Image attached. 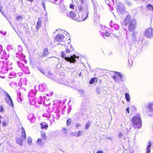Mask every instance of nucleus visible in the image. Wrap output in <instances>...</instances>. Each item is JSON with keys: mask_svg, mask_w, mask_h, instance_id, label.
<instances>
[{"mask_svg": "<svg viewBox=\"0 0 153 153\" xmlns=\"http://www.w3.org/2000/svg\"><path fill=\"white\" fill-rule=\"evenodd\" d=\"M32 142V139L30 137H27V143H28L30 145L31 144Z\"/></svg>", "mask_w": 153, "mask_h": 153, "instance_id": "obj_34", "label": "nucleus"}, {"mask_svg": "<svg viewBox=\"0 0 153 153\" xmlns=\"http://www.w3.org/2000/svg\"><path fill=\"white\" fill-rule=\"evenodd\" d=\"M67 16L70 17L71 19H74L76 17V13H75L74 12L71 11L69 13L67 12Z\"/></svg>", "mask_w": 153, "mask_h": 153, "instance_id": "obj_19", "label": "nucleus"}, {"mask_svg": "<svg viewBox=\"0 0 153 153\" xmlns=\"http://www.w3.org/2000/svg\"><path fill=\"white\" fill-rule=\"evenodd\" d=\"M30 116H31V118H30V119H29V117H28V119L30 120H31V119H33V114H30L29 115Z\"/></svg>", "mask_w": 153, "mask_h": 153, "instance_id": "obj_48", "label": "nucleus"}, {"mask_svg": "<svg viewBox=\"0 0 153 153\" xmlns=\"http://www.w3.org/2000/svg\"><path fill=\"white\" fill-rule=\"evenodd\" d=\"M50 58H52L53 59V60L54 61L57 62L58 63H59L60 60L57 57H56L54 56H52L49 57V58H48V59H49Z\"/></svg>", "mask_w": 153, "mask_h": 153, "instance_id": "obj_25", "label": "nucleus"}, {"mask_svg": "<svg viewBox=\"0 0 153 153\" xmlns=\"http://www.w3.org/2000/svg\"><path fill=\"white\" fill-rule=\"evenodd\" d=\"M132 107H133V108H134V109H135V110H136V108H135L134 106H132Z\"/></svg>", "mask_w": 153, "mask_h": 153, "instance_id": "obj_64", "label": "nucleus"}, {"mask_svg": "<svg viewBox=\"0 0 153 153\" xmlns=\"http://www.w3.org/2000/svg\"><path fill=\"white\" fill-rule=\"evenodd\" d=\"M117 9V11L121 14H124L125 12V8L123 4L118 7Z\"/></svg>", "mask_w": 153, "mask_h": 153, "instance_id": "obj_15", "label": "nucleus"}, {"mask_svg": "<svg viewBox=\"0 0 153 153\" xmlns=\"http://www.w3.org/2000/svg\"><path fill=\"white\" fill-rule=\"evenodd\" d=\"M82 3H83L84 1V0H80Z\"/></svg>", "mask_w": 153, "mask_h": 153, "instance_id": "obj_63", "label": "nucleus"}, {"mask_svg": "<svg viewBox=\"0 0 153 153\" xmlns=\"http://www.w3.org/2000/svg\"><path fill=\"white\" fill-rule=\"evenodd\" d=\"M136 20L134 19L131 20V22L128 24V30L130 32H133L136 29Z\"/></svg>", "mask_w": 153, "mask_h": 153, "instance_id": "obj_6", "label": "nucleus"}, {"mask_svg": "<svg viewBox=\"0 0 153 153\" xmlns=\"http://www.w3.org/2000/svg\"><path fill=\"white\" fill-rule=\"evenodd\" d=\"M151 146V141L149 142V144L147 146L146 149L147 151L146 152V153H150V148Z\"/></svg>", "mask_w": 153, "mask_h": 153, "instance_id": "obj_27", "label": "nucleus"}, {"mask_svg": "<svg viewBox=\"0 0 153 153\" xmlns=\"http://www.w3.org/2000/svg\"><path fill=\"white\" fill-rule=\"evenodd\" d=\"M5 95L7 97V98H5V100L7 103L10 105L12 106L13 107L14 105L13 103L10 96L6 92H5Z\"/></svg>", "mask_w": 153, "mask_h": 153, "instance_id": "obj_8", "label": "nucleus"}, {"mask_svg": "<svg viewBox=\"0 0 153 153\" xmlns=\"http://www.w3.org/2000/svg\"><path fill=\"white\" fill-rule=\"evenodd\" d=\"M64 38V36L62 34H58L57 35L55 38V42L56 45L60 44L61 45H66L64 42H62Z\"/></svg>", "mask_w": 153, "mask_h": 153, "instance_id": "obj_4", "label": "nucleus"}, {"mask_svg": "<svg viewBox=\"0 0 153 153\" xmlns=\"http://www.w3.org/2000/svg\"><path fill=\"white\" fill-rule=\"evenodd\" d=\"M71 119H69L67 121V125L68 126L71 123Z\"/></svg>", "mask_w": 153, "mask_h": 153, "instance_id": "obj_40", "label": "nucleus"}, {"mask_svg": "<svg viewBox=\"0 0 153 153\" xmlns=\"http://www.w3.org/2000/svg\"><path fill=\"white\" fill-rule=\"evenodd\" d=\"M105 2L106 4H108L109 6H110V4L109 3H108V0L105 1Z\"/></svg>", "mask_w": 153, "mask_h": 153, "instance_id": "obj_58", "label": "nucleus"}, {"mask_svg": "<svg viewBox=\"0 0 153 153\" xmlns=\"http://www.w3.org/2000/svg\"><path fill=\"white\" fill-rule=\"evenodd\" d=\"M132 123L135 128H140L142 125V122L140 115H137L133 117L131 120Z\"/></svg>", "mask_w": 153, "mask_h": 153, "instance_id": "obj_1", "label": "nucleus"}, {"mask_svg": "<svg viewBox=\"0 0 153 153\" xmlns=\"http://www.w3.org/2000/svg\"><path fill=\"white\" fill-rule=\"evenodd\" d=\"M59 83L67 86L69 85V82L67 79H61L59 81Z\"/></svg>", "mask_w": 153, "mask_h": 153, "instance_id": "obj_20", "label": "nucleus"}, {"mask_svg": "<svg viewBox=\"0 0 153 153\" xmlns=\"http://www.w3.org/2000/svg\"><path fill=\"white\" fill-rule=\"evenodd\" d=\"M41 135L42 138L44 139L45 140L46 139V135L45 133L44 132L42 131L41 132Z\"/></svg>", "mask_w": 153, "mask_h": 153, "instance_id": "obj_35", "label": "nucleus"}, {"mask_svg": "<svg viewBox=\"0 0 153 153\" xmlns=\"http://www.w3.org/2000/svg\"><path fill=\"white\" fill-rule=\"evenodd\" d=\"M23 18L22 16H19L16 17V19L17 20H19Z\"/></svg>", "mask_w": 153, "mask_h": 153, "instance_id": "obj_38", "label": "nucleus"}, {"mask_svg": "<svg viewBox=\"0 0 153 153\" xmlns=\"http://www.w3.org/2000/svg\"><path fill=\"white\" fill-rule=\"evenodd\" d=\"M81 126V124L80 123H77L76 124V128H78Z\"/></svg>", "mask_w": 153, "mask_h": 153, "instance_id": "obj_45", "label": "nucleus"}, {"mask_svg": "<svg viewBox=\"0 0 153 153\" xmlns=\"http://www.w3.org/2000/svg\"><path fill=\"white\" fill-rule=\"evenodd\" d=\"M134 152V150L132 149L131 150H130H130H128V153H133Z\"/></svg>", "mask_w": 153, "mask_h": 153, "instance_id": "obj_51", "label": "nucleus"}, {"mask_svg": "<svg viewBox=\"0 0 153 153\" xmlns=\"http://www.w3.org/2000/svg\"><path fill=\"white\" fill-rule=\"evenodd\" d=\"M131 16L129 15H127L123 22V25L124 26L129 24L131 22Z\"/></svg>", "mask_w": 153, "mask_h": 153, "instance_id": "obj_13", "label": "nucleus"}, {"mask_svg": "<svg viewBox=\"0 0 153 153\" xmlns=\"http://www.w3.org/2000/svg\"><path fill=\"white\" fill-rule=\"evenodd\" d=\"M63 1V0H61L60 1V3H61V4H59V6L61 10H62V12H63L66 10V8L64 4L62 3Z\"/></svg>", "mask_w": 153, "mask_h": 153, "instance_id": "obj_23", "label": "nucleus"}, {"mask_svg": "<svg viewBox=\"0 0 153 153\" xmlns=\"http://www.w3.org/2000/svg\"><path fill=\"white\" fill-rule=\"evenodd\" d=\"M62 131L63 132L66 133L67 132L66 129V128H63L62 129Z\"/></svg>", "mask_w": 153, "mask_h": 153, "instance_id": "obj_49", "label": "nucleus"}, {"mask_svg": "<svg viewBox=\"0 0 153 153\" xmlns=\"http://www.w3.org/2000/svg\"><path fill=\"white\" fill-rule=\"evenodd\" d=\"M118 137L120 138V139L122 138V136H123L124 140H125V138L126 137V135H124V133L122 132H120L118 134Z\"/></svg>", "mask_w": 153, "mask_h": 153, "instance_id": "obj_28", "label": "nucleus"}, {"mask_svg": "<svg viewBox=\"0 0 153 153\" xmlns=\"http://www.w3.org/2000/svg\"><path fill=\"white\" fill-rule=\"evenodd\" d=\"M114 74L119 77H118L115 76H113L112 78L115 81L117 82H119L121 81L122 79V74H120V73L116 71H114Z\"/></svg>", "mask_w": 153, "mask_h": 153, "instance_id": "obj_9", "label": "nucleus"}, {"mask_svg": "<svg viewBox=\"0 0 153 153\" xmlns=\"http://www.w3.org/2000/svg\"><path fill=\"white\" fill-rule=\"evenodd\" d=\"M94 78H92L89 82V84H93L94 82Z\"/></svg>", "mask_w": 153, "mask_h": 153, "instance_id": "obj_39", "label": "nucleus"}, {"mask_svg": "<svg viewBox=\"0 0 153 153\" xmlns=\"http://www.w3.org/2000/svg\"><path fill=\"white\" fill-rule=\"evenodd\" d=\"M61 56L62 58H64V59L66 61H69L71 63H74L76 60L79 59V57L76 56L75 55L71 56L70 57L66 56L65 52H62L61 54Z\"/></svg>", "mask_w": 153, "mask_h": 153, "instance_id": "obj_2", "label": "nucleus"}, {"mask_svg": "<svg viewBox=\"0 0 153 153\" xmlns=\"http://www.w3.org/2000/svg\"><path fill=\"white\" fill-rule=\"evenodd\" d=\"M126 100L127 102H129L130 100V96L129 94L126 93L125 94Z\"/></svg>", "mask_w": 153, "mask_h": 153, "instance_id": "obj_31", "label": "nucleus"}, {"mask_svg": "<svg viewBox=\"0 0 153 153\" xmlns=\"http://www.w3.org/2000/svg\"><path fill=\"white\" fill-rule=\"evenodd\" d=\"M6 53L2 50V47L1 45H0V58L3 59V58L6 55Z\"/></svg>", "mask_w": 153, "mask_h": 153, "instance_id": "obj_18", "label": "nucleus"}, {"mask_svg": "<svg viewBox=\"0 0 153 153\" xmlns=\"http://www.w3.org/2000/svg\"><path fill=\"white\" fill-rule=\"evenodd\" d=\"M145 36L148 38H151L153 37V29L152 28H149L145 31Z\"/></svg>", "mask_w": 153, "mask_h": 153, "instance_id": "obj_7", "label": "nucleus"}, {"mask_svg": "<svg viewBox=\"0 0 153 153\" xmlns=\"http://www.w3.org/2000/svg\"><path fill=\"white\" fill-rule=\"evenodd\" d=\"M21 130L22 133L21 136V138H18L16 139L17 143L20 145H22L23 142L24 141V139H25L26 138L25 132L23 128H22Z\"/></svg>", "mask_w": 153, "mask_h": 153, "instance_id": "obj_5", "label": "nucleus"}, {"mask_svg": "<svg viewBox=\"0 0 153 153\" xmlns=\"http://www.w3.org/2000/svg\"><path fill=\"white\" fill-rule=\"evenodd\" d=\"M147 8L149 10L153 11V7L151 4H149L147 6Z\"/></svg>", "mask_w": 153, "mask_h": 153, "instance_id": "obj_33", "label": "nucleus"}, {"mask_svg": "<svg viewBox=\"0 0 153 153\" xmlns=\"http://www.w3.org/2000/svg\"><path fill=\"white\" fill-rule=\"evenodd\" d=\"M41 126V128L42 129H45L46 130L47 129L48 127V125L45 123L44 122L40 123Z\"/></svg>", "mask_w": 153, "mask_h": 153, "instance_id": "obj_24", "label": "nucleus"}, {"mask_svg": "<svg viewBox=\"0 0 153 153\" xmlns=\"http://www.w3.org/2000/svg\"><path fill=\"white\" fill-rule=\"evenodd\" d=\"M27 1H29L30 2H33L34 0H26Z\"/></svg>", "mask_w": 153, "mask_h": 153, "instance_id": "obj_62", "label": "nucleus"}, {"mask_svg": "<svg viewBox=\"0 0 153 153\" xmlns=\"http://www.w3.org/2000/svg\"><path fill=\"white\" fill-rule=\"evenodd\" d=\"M7 124V123L6 122H4L3 123V125L4 126H6Z\"/></svg>", "mask_w": 153, "mask_h": 153, "instance_id": "obj_54", "label": "nucleus"}, {"mask_svg": "<svg viewBox=\"0 0 153 153\" xmlns=\"http://www.w3.org/2000/svg\"><path fill=\"white\" fill-rule=\"evenodd\" d=\"M83 131H79L78 133V137L80 135L82 134Z\"/></svg>", "mask_w": 153, "mask_h": 153, "instance_id": "obj_44", "label": "nucleus"}, {"mask_svg": "<svg viewBox=\"0 0 153 153\" xmlns=\"http://www.w3.org/2000/svg\"><path fill=\"white\" fill-rule=\"evenodd\" d=\"M44 75H45L48 77L53 79L52 75L50 71H48L47 73L45 72V73Z\"/></svg>", "mask_w": 153, "mask_h": 153, "instance_id": "obj_26", "label": "nucleus"}, {"mask_svg": "<svg viewBox=\"0 0 153 153\" xmlns=\"http://www.w3.org/2000/svg\"><path fill=\"white\" fill-rule=\"evenodd\" d=\"M35 95V93L33 91L31 90L28 93V97H32Z\"/></svg>", "mask_w": 153, "mask_h": 153, "instance_id": "obj_29", "label": "nucleus"}, {"mask_svg": "<svg viewBox=\"0 0 153 153\" xmlns=\"http://www.w3.org/2000/svg\"><path fill=\"white\" fill-rule=\"evenodd\" d=\"M88 13V6L86 4L83 7L82 11V12L81 17L82 21L85 20L87 18Z\"/></svg>", "mask_w": 153, "mask_h": 153, "instance_id": "obj_3", "label": "nucleus"}, {"mask_svg": "<svg viewBox=\"0 0 153 153\" xmlns=\"http://www.w3.org/2000/svg\"><path fill=\"white\" fill-rule=\"evenodd\" d=\"M56 67L57 68H59L60 67V65H59L58 64H57L56 65Z\"/></svg>", "mask_w": 153, "mask_h": 153, "instance_id": "obj_59", "label": "nucleus"}, {"mask_svg": "<svg viewBox=\"0 0 153 153\" xmlns=\"http://www.w3.org/2000/svg\"><path fill=\"white\" fill-rule=\"evenodd\" d=\"M42 6H43V8H44V10H45V3L44 2H42Z\"/></svg>", "mask_w": 153, "mask_h": 153, "instance_id": "obj_47", "label": "nucleus"}, {"mask_svg": "<svg viewBox=\"0 0 153 153\" xmlns=\"http://www.w3.org/2000/svg\"><path fill=\"white\" fill-rule=\"evenodd\" d=\"M107 139L108 140H111V138L110 137H107Z\"/></svg>", "mask_w": 153, "mask_h": 153, "instance_id": "obj_61", "label": "nucleus"}, {"mask_svg": "<svg viewBox=\"0 0 153 153\" xmlns=\"http://www.w3.org/2000/svg\"><path fill=\"white\" fill-rule=\"evenodd\" d=\"M91 122L90 121H88L86 123L85 127V129L86 130H87L89 127H90V126L91 125Z\"/></svg>", "mask_w": 153, "mask_h": 153, "instance_id": "obj_32", "label": "nucleus"}, {"mask_svg": "<svg viewBox=\"0 0 153 153\" xmlns=\"http://www.w3.org/2000/svg\"><path fill=\"white\" fill-rule=\"evenodd\" d=\"M70 7L71 9H74V5L72 4H71L70 6Z\"/></svg>", "mask_w": 153, "mask_h": 153, "instance_id": "obj_50", "label": "nucleus"}, {"mask_svg": "<svg viewBox=\"0 0 153 153\" xmlns=\"http://www.w3.org/2000/svg\"><path fill=\"white\" fill-rule=\"evenodd\" d=\"M112 21L111 20V22L110 23L109 25L111 27L113 28L116 30H117L119 29V25L117 24H114L113 25V26L112 25Z\"/></svg>", "mask_w": 153, "mask_h": 153, "instance_id": "obj_22", "label": "nucleus"}, {"mask_svg": "<svg viewBox=\"0 0 153 153\" xmlns=\"http://www.w3.org/2000/svg\"><path fill=\"white\" fill-rule=\"evenodd\" d=\"M76 10L78 12L80 13V12L81 11L82 12L83 10L82 7L80 5H79L78 6V7H77Z\"/></svg>", "mask_w": 153, "mask_h": 153, "instance_id": "obj_30", "label": "nucleus"}, {"mask_svg": "<svg viewBox=\"0 0 153 153\" xmlns=\"http://www.w3.org/2000/svg\"><path fill=\"white\" fill-rule=\"evenodd\" d=\"M3 107L1 106H0V112H2L3 111Z\"/></svg>", "mask_w": 153, "mask_h": 153, "instance_id": "obj_52", "label": "nucleus"}, {"mask_svg": "<svg viewBox=\"0 0 153 153\" xmlns=\"http://www.w3.org/2000/svg\"><path fill=\"white\" fill-rule=\"evenodd\" d=\"M147 112L151 115H153V102L149 103L147 107Z\"/></svg>", "mask_w": 153, "mask_h": 153, "instance_id": "obj_10", "label": "nucleus"}, {"mask_svg": "<svg viewBox=\"0 0 153 153\" xmlns=\"http://www.w3.org/2000/svg\"><path fill=\"white\" fill-rule=\"evenodd\" d=\"M42 20L40 18L38 19V21L36 26V29L37 31H38L39 28L41 27L42 25Z\"/></svg>", "mask_w": 153, "mask_h": 153, "instance_id": "obj_17", "label": "nucleus"}, {"mask_svg": "<svg viewBox=\"0 0 153 153\" xmlns=\"http://www.w3.org/2000/svg\"><path fill=\"white\" fill-rule=\"evenodd\" d=\"M126 4L129 6H130L132 4V3L129 1H126Z\"/></svg>", "mask_w": 153, "mask_h": 153, "instance_id": "obj_37", "label": "nucleus"}, {"mask_svg": "<svg viewBox=\"0 0 153 153\" xmlns=\"http://www.w3.org/2000/svg\"><path fill=\"white\" fill-rule=\"evenodd\" d=\"M22 60H23L25 61V60L23 59L22 60L21 59L20 60V61H17V64L18 65H19V64H20V63L21 64H22Z\"/></svg>", "mask_w": 153, "mask_h": 153, "instance_id": "obj_42", "label": "nucleus"}, {"mask_svg": "<svg viewBox=\"0 0 153 153\" xmlns=\"http://www.w3.org/2000/svg\"><path fill=\"white\" fill-rule=\"evenodd\" d=\"M71 135L72 136H74L76 137H78V133L77 132H72L71 133Z\"/></svg>", "mask_w": 153, "mask_h": 153, "instance_id": "obj_36", "label": "nucleus"}, {"mask_svg": "<svg viewBox=\"0 0 153 153\" xmlns=\"http://www.w3.org/2000/svg\"><path fill=\"white\" fill-rule=\"evenodd\" d=\"M21 95V93L20 92H18L17 94V96L19 97H20Z\"/></svg>", "mask_w": 153, "mask_h": 153, "instance_id": "obj_56", "label": "nucleus"}, {"mask_svg": "<svg viewBox=\"0 0 153 153\" xmlns=\"http://www.w3.org/2000/svg\"><path fill=\"white\" fill-rule=\"evenodd\" d=\"M49 54L48 50L47 48L44 49L43 52H40L38 53L39 56L41 58H43Z\"/></svg>", "mask_w": 153, "mask_h": 153, "instance_id": "obj_11", "label": "nucleus"}, {"mask_svg": "<svg viewBox=\"0 0 153 153\" xmlns=\"http://www.w3.org/2000/svg\"><path fill=\"white\" fill-rule=\"evenodd\" d=\"M66 51L67 53H69L73 50V48L72 47L69 42L67 43V45L65 46Z\"/></svg>", "mask_w": 153, "mask_h": 153, "instance_id": "obj_14", "label": "nucleus"}, {"mask_svg": "<svg viewBox=\"0 0 153 153\" xmlns=\"http://www.w3.org/2000/svg\"><path fill=\"white\" fill-rule=\"evenodd\" d=\"M78 72H74L72 73V74L74 75L75 74L76 76H77L78 74Z\"/></svg>", "mask_w": 153, "mask_h": 153, "instance_id": "obj_53", "label": "nucleus"}, {"mask_svg": "<svg viewBox=\"0 0 153 153\" xmlns=\"http://www.w3.org/2000/svg\"><path fill=\"white\" fill-rule=\"evenodd\" d=\"M79 92L82 94H83L84 93V90L81 89L79 90Z\"/></svg>", "mask_w": 153, "mask_h": 153, "instance_id": "obj_46", "label": "nucleus"}, {"mask_svg": "<svg viewBox=\"0 0 153 153\" xmlns=\"http://www.w3.org/2000/svg\"><path fill=\"white\" fill-rule=\"evenodd\" d=\"M126 111L128 112V113L129 114L130 112L129 111V107H128L126 109Z\"/></svg>", "mask_w": 153, "mask_h": 153, "instance_id": "obj_55", "label": "nucleus"}, {"mask_svg": "<svg viewBox=\"0 0 153 153\" xmlns=\"http://www.w3.org/2000/svg\"><path fill=\"white\" fill-rule=\"evenodd\" d=\"M43 74H45V72L41 68H39L38 69Z\"/></svg>", "mask_w": 153, "mask_h": 153, "instance_id": "obj_41", "label": "nucleus"}, {"mask_svg": "<svg viewBox=\"0 0 153 153\" xmlns=\"http://www.w3.org/2000/svg\"><path fill=\"white\" fill-rule=\"evenodd\" d=\"M96 153H103V152L102 151H99L97 152Z\"/></svg>", "mask_w": 153, "mask_h": 153, "instance_id": "obj_57", "label": "nucleus"}, {"mask_svg": "<svg viewBox=\"0 0 153 153\" xmlns=\"http://www.w3.org/2000/svg\"><path fill=\"white\" fill-rule=\"evenodd\" d=\"M138 36V34L137 31H134L131 35V39L132 42L136 43L137 41V38Z\"/></svg>", "mask_w": 153, "mask_h": 153, "instance_id": "obj_12", "label": "nucleus"}, {"mask_svg": "<svg viewBox=\"0 0 153 153\" xmlns=\"http://www.w3.org/2000/svg\"><path fill=\"white\" fill-rule=\"evenodd\" d=\"M42 140L41 139H39L37 141V143L38 144L41 145V143Z\"/></svg>", "mask_w": 153, "mask_h": 153, "instance_id": "obj_43", "label": "nucleus"}, {"mask_svg": "<svg viewBox=\"0 0 153 153\" xmlns=\"http://www.w3.org/2000/svg\"><path fill=\"white\" fill-rule=\"evenodd\" d=\"M58 0H54L53 3L55 4H56V3L58 1Z\"/></svg>", "mask_w": 153, "mask_h": 153, "instance_id": "obj_60", "label": "nucleus"}, {"mask_svg": "<svg viewBox=\"0 0 153 153\" xmlns=\"http://www.w3.org/2000/svg\"><path fill=\"white\" fill-rule=\"evenodd\" d=\"M100 31L101 35L102 36H108L110 35L109 33L108 32L107 30L104 29H102V27L101 30H100Z\"/></svg>", "mask_w": 153, "mask_h": 153, "instance_id": "obj_16", "label": "nucleus"}, {"mask_svg": "<svg viewBox=\"0 0 153 153\" xmlns=\"http://www.w3.org/2000/svg\"><path fill=\"white\" fill-rule=\"evenodd\" d=\"M46 84L45 83H43L39 85V88L41 91L43 92L46 89Z\"/></svg>", "mask_w": 153, "mask_h": 153, "instance_id": "obj_21", "label": "nucleus"}]
</instances>
